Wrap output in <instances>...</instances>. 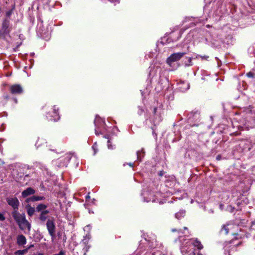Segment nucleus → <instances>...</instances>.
I'll return each mask as SVG.
<instances>
[{
  "label": "nucleus",
  "mask_w": 255,
  "mask_h": 255,
  "mask_svg": "<svg viewBox=\"0 0 255 255\" xmlns=\"http://www.w3.org/2000/svg\"><path fill=\"white\" fill-rule=\"evenodd\" d=\"M11 215L20 230L23 231L27 230L28 232L30 231L31 224L26 220L24 214H20L14 210L12 212Z\"/></svg>",
  "instance_id": "nucleus-1"
},
{
  "label": "nucleus",
  "mask_w": 255,
  "mask_h": 255,
  "mask_svg": "<svg viewBox=\"0 0 255 255\" xmlns=\"http://www.w3.org/2000/svg\"><path fill=\"white\" fill-rule=\"evenodd\" d=\"M238 230L239 226L238 225L229 222L222 225L220 231L225 235L231 233L233 235H237L238 233L237 232Z\"/></svg>",
  "instance_id": "nucleus-2"
},
{
  "label": "nucleus",
  "mask_w": 255,
  "mask_h": 255,
  "mask_svg": "<svg viewBox=\"0 0 255 255\" xmlns=\"http://www.w3.org/2000/svg\"><path fill=\"white\" fill-rule=\"evenodd\" d=\"M11 26L10 25L9 19H4L2 23L1 28L0 29V38L4 37L5 35L8 34L11 31Z\"/></svg>",
  "instance_id": "nucleus-3"
},
{
  "label": "nucleus",
  "mask_w": 255,
  "mask_h": 255,
  "mask_svg": "<svg viewBox=\"0 0 255 255\" xmlns=\"http://www.w3.org/2000/svg\"><path fill=\"white\" fill-rule=\"evenodd\" d=\"M185 52H178L171 54L166 60L167 63L171 66V64L174 62L178 61L181 59L185 55Z\"/></svg>",
  "instance_id": "nucleus-4"
},
{
  "label": "nucleus",
  "mask_w": 255,
  "mask_h": 255,
  "mask_svg": "<svg viewBox=\"0 0 255 255\" xmlns=\"http://www.w3.org/2000/svg\"><path fill=\"white\" fill-rule=\"evenodd\" d=\"M46 117L51 121H57L59 120V108L56 106H54L52 108V111L48 113Z\"/></svg>",
  "instance_id": "nucleus-5"
},
{
  "label": "nucleus",
  "mask_w": 255,
  "mask_h": 255,
  "mask_svg": "<svg viewBox=\"0 0 255 255\" xmlns=\"http://www.w3.org/2000/svg\"><path fill=\"white\" fill-rule=\"evenodd\" d=\"M46 227L50 236L52 238H54L55 236V225L54 223V219L53 218L48 219L46 223Z\"/></svg>",
  "instance_id": "nucleus-6"
},
{
  "label": "nucleus",
  "mask_w": 255,
  "mask_h": 255,
  "mask_svg": "<svg viewBox=\"0 0 255 255\" xmlns=\"http://www.w3.org/2000/svg\"><path fill=\"white\" fill-rule=\"evenodd\" d=\"M10 92L13 95H20L23 93V89L19 84H13L9 87Z\"/></svg>",
  "instance_id": "nucleus-7"
},
{
  "label": "nucleus",
  "mask_w": 255,
  "mask_h": 255,
  "mask_svg": "<svg viewBox=\"0 0 255 255\" xmlns=\"http://www.w3.org/2000/svg\"><path fill=\"white\" fill-rule=\"evenodd\" d=\"M7 204L11 206L14 210L17 209L19 205V202L18 199L15 197H8L6 198Z\"/></svg>",
  "instance_id": "nucleus-8"
},
{
  "label": "nucleus",
  "mask_w": 255,
  "mask_h": 255,
  "mask_svg": "<svg viewBox=\"0 0 255 255\" xmlns=\"http://www.w3.org/2000/svg\"><path fill=\"white\" fill-rule=\"evenodd\" d=\"M200 117V112L198 110H195L191 112L188 115L189 120L197 121Z\"/></svg>",
  "instance_id": "nucleus-9"
},
{
  "label": "nucleus",
  "mask_w": 255,
  "mask_h": 255,
  "mask_svg": "<svg viewBox=\"0 0 255 255\" xmlns=\"http://www.w3.org/2000/svg\"><path fill=\"white\" fill-rule=\"evenodd\" d=\"M34 193L35 190L33 188L29 187L22 191L21 195L23 198H25L28 196L34 194Z\"/></svg>",
  "instance_id": "nucleus-10"
},
{
  "label": "nucleus",
  "mask_w": 255,
  "mask_h": 255,
  "mask_svg": "<svg viewBox=\"0 0 255 255\" xmlns=\"http://www.w3.org/2000/svg\"><path fill=\"white\" fill-rule=\"evenodd\" d=\"M191 244L194 247L197 248L198 250H201L203 248V246L201 243L197 239L190 240Z\"/></svg>",
  "instance_id": "nucleus-11"
},
{
  "label": "nucleus",
  "mask_w": 255,
  "mask_h": 255,
  "mask_svg": "<svg viewBox=\"0 0 255 255\" xmlns=\"http://www.w3.org/2000/svg\"><path fill=\"white\" fill-rule=\"evenodd\" d=\"M26 243V238L22 235H18L17 237V244L19 246L24 245Z\"/></svg>",
  "instance_id": "nucleus-12"
},
{
  "label": "nucleus",
  "mask_w": 255,
  "mask_h": 255,
  "mask_svg": "<svg viewBox=\"0 0 255 255\" xmlns=\"http://www.w3.org/2000/svg\"><path fill=\"white\" fill-rule=\"evenodd\" d=\"M49 212L48 210H44L41 212L39 217V220L42 222H45L47 218V214H48Z\"/></svg>",
  "instance_id": "nucleus-13"
},
{
  "label": "nucleus",
  "mask_w": 255,
  "mask_h": 255,
  "mask_svg": "<svg viewBox=\"0 0 255 255\" xmlns=\"http://www.w3.org/2000/svg\"><path fill=\"white\" fill-rule=\"evenodd\" d=\"M26 209L27 210V213L29 216L31 217L34 213L35 211V209L34 207L30 206L28 205L26 206Z\"/></svg>",
  "instance_id": "nucleus-14"
},
{
  "label": "nucleus",
  "mask_w": 255,
  "mask_h": 255,
  "mask_svg": "<svg viewBox=\"0 0 255 255\" xmlns=\"http://www.w3.org/2000/svg\"><path fill=\"white\" fill-rule=\"evenodd\" d=\"M47 208V206L43 204H39L36 207V210L37 212H42L44 211Z\"/></svg>",
  "instance_id": "nucleus-15"
},
{
  "label": "nucleus",
  "mask_w": 255,
  "mask_h": 255,
  "mask_svg": "<svg viewBox=\"0 0 255 255\" xmlns=\"http://www.w3.org/2000/svg\"><path fill=\"white\" fill-rule=\"evenodd\" d=\"M28 252V249H26L22 250H17L15 252L14 255H23L27 253Z\"/></svg>",
  "instance_id": "nucleus-16"
},
{
  "label": "nucleus",
  "mask_w": 255,
  "mask_h": 255,
  "mask_svg": "<svg viewBox=\"0 0 255 255\" xmlns=\"http://www.w3.org/2000/svg\"><path fill=\"white\" fill-rule=\"evenodd\" d=\"M185 212L183 210L180 211L175 214V217L177 219H180L181 217H183L185 215Z\"/></svg>",
  "instance_id": "nucleus-17"
},
{
  "label": "nucleus",
  "mask_w": 255,
  "mask_h": 255,
  "mask_svg": "<svg viewBox=\"0 0 255 255\" xmlns=\"http://www.w3.org/2000/svg\"><path fill=\"white\" fill-rule=\"evenodd\" d=\"M35 199V196H33L31 197L27 198L26 199L25 201L27 203L33 202L36 201V200Z\"/></svg>",
  "instance_id": "nucleus-18"
},
{
  "label": "nucleus",
  "mask_w": 255,
  "mask_h": 255,
  "mask_svg": "<svg viewBox=\"0 0 255 255\" xmlns=\"http://www.w3.org/2000/svg\"><path fill=\"white\" fill-rule=\"evenodd\" d=\"M101 122H102V123H104V122L102 120V119L100 118L96 117V119H95V120L94 121L95 126L96 127H98V122L100 123Z\"/></svg>",
  "instance_id": "nucleus-19"
},
{
  "label": "nucleus",
  "mask_w": 255,
  "mask_h": 255,
  "mask_svg": "<svg viewBox=\"0 0 255 255\" xmlns=\"http://www.w3.org/2000/svg\"><path fill=\"white\" fill-rule=\"evenodd\" d=\"M200 58L201 59V60H207L209 58V56H206V55L202 56V55H197L196 56V58Z\"/></svg>",
  "instance_id": "nucleus-20"
},
{
  "label": "nucleus",
  "mask_w": 255,
  "mask_h": 255,
  "mask_svg": "<svg viewBox=\"0 0 255 255\" xmlns=\"http://www.w3.org/2000/svg\"><path fill=\"white\" fill-rule=\"evenodd\" d=\"M44 199V197L43 196H35V200L37 201H40V200H43Z\"/></svg>",
  "instance_id": "nucleus-21"
},
{
  "label": "nucleus",
  "mask_w": 255,
  "mask_h": 255,
  "mask_svg": "<svg viewBox=\"0 0 255 255\" xmlns=\"http://www.w3.org/2000/svg\"><path fill=\"white\" fill-rule=\"evenodd\" d=\"M247 76L249 78H253L254 77V74L253 72H250L247 74Z\"/></svg>",
  "instance_id": "nucleus-22"
},
{
  "label": "nucleus",
  "mask_w": 255,
  "mask_h": 255,
  "mask_svg": "<svg viewBox=\"0 0 255 255\" xmlns=\"http://www.w3.org/2000/svg\"><path fill=\"white\" fill-rule=\"evenodd\" d=\"M12 12V10H8L6 12V15L7 17H9Z\"/></svg>",
  "instance_id": "nucleus-23"
},
{
  "label": "nucleus",
  "mask_w": 255,
  "mask_h": 255,
  "mask_svg": "<svg viewBox=\"0 0 255 255\" xmlns=\"http://www.w3.org/2000/svg\"><path fill=\"white\" fill-rule=\"evenodd\" d=\"M110 2L114 3L115 4L119 3L120 0H108Z\"/></svg>",
  "instance_id": "nucleus-24"
},
{
  "label": "nucleus",
  "mask_w": 255,
  "mask_h": 255,
  "mask_svg": "<svg viewBox=\"0 0 255 255\" xmlns=\"http://www.w3.org/2000/svg\"><path fill=\"white\" fill-rule=\"evenodd\" d=\"M92 148L94 150V154H96V153L97 152V145H96V144L95 143L93 146H92Z\"/></svg>",
  "instance_id": "nucleus-25"
},
{
  "label": "nucleus",
  "mask_w": 255,
  "mask_h": 255,
  "mask_svg": "<svg viewBox=\"0 0 255 255\" xmlns=\"http://www.w3.org/2000/svg\"><path fill=\"white\" fill-rule=\"evenodd\" d=\"M172 232H178V234H180V233L183 234V232H182V230L181 229L177 230V229H172Z\"/></svg>",
  "instance_id": "nucleus-26"
},
{
  "label": "nucleus",
  "mask_w": 255,
  "mask_h": 255,
  "mask_svg": "<svg viewBox=\"0 0 255 255\" xmlns=\"http://www.w3.org/2000/svg\"><path fill=\"white\" fill-rule=\"evenodd\" d=\"M188 62H189V64H186L187 66H191L192 65V58L191 57H189L188 58Z\"/></svg>",
  "instance_id": "nucleus-27"
},
{
  "label": "nucleus",
  "mask_w": 255,
  "mask_h": 255,
  "mask_svg": "<svg viewBox=\"0 0 255 255\" xmlns=\"http://www.w3.org/2000/svg\"><path fill=\"white\" fill-rule=\"evenodd\" d=\"M89 248H90V247H89V246H88V247H86L85 248H84L83 249V250H84V255H87V254H86V252H88V250H89Z\"/></svg>",
  "instance_id": "nucleus-28"
},
{
  "label": "nucleus",
  "mask_w": 255,
  "mask_h": 255,
  "mask_svg": "<svg viewBox=\"0 0 255 255\" xmlns=\"http://www.w3.org/2000/svg\"><path fill=\"white\" fill-rule=\"evenodd\" d=\"M5 217L3 214H0V221H3L5 220Z\"/></svg>",
  "instance_id": "nucleus-29"
},
{
  "label": "nucleus",
  "mask_w": 255,
  "mask_h": 255,
  "mask_svg": "<svg viewBox=\"0 0 255 255\" xmlns=\"http://www.w3.org/2000/svg\"><path fill=\"white\" fill-rule=\"evenodd\" d=\"M164 174V172L163 171H160L159 173V175L160 176H162Z\"/></svg>",
  "instance_id": "nucleus-30"
},
{
  "label": "nucleus",
  "mask_w": 255,
  "mask_h": 255,
  "mask_svg": "<svg viewBox=\"0 0 255 255\" xmlns=\"http://www.w3.org/2000/svg\"><path fill=\"white\" fill-rule=\"evenodd\" d=\"M101 133L100 132H98V130L97 129H95V134L97 135H99Z\"/></svg>",
  "instance_id": "nucleus-31"
},
{
  "label": "nucleus",
  "mask_w": 255,
  "mask_h": 255,
  "mask_svg": "<svg viewBox=\"0 0 255 255\" xmlns=\"http://www.w3.org/2000/svg\"><path fill=\"white\" fill-rule=\"evenodd\" d=\"M140 154V151H137V152H136V154H137V159H139V154Z\"/></svg>",
  "instance_id": "nucleus-32"
},
{
  "label": "nucleus",
  "mask_w": 255,
  "mask_h": 255,
  "mask_svg": "<svg viewBox=\"0 0 255 255\" xmlns=\"http://www.w3.org/2000/svg\"><path fill=\"white\" fill-rule=\"evenodd\" d=\"M108 147H109V148H111L110 147V141L109 140H108Z\"/></svg>",
  "instance_id": "nucleus-33"
},
{
  "label": "nucleus",
  "mask_w": 255,
  "mask_h": 255,
  "mask_svg": "<svg viewBox=\"0 0 255 255\" xmlns=\"http://www.w3.org/2000/svg\"><path fill=\"white\" fill-rule=\"evenodd\" d=\"M156 110H157V108H154V110H153L154 113H155L156 112Z\"/></svg>",
  "instance_id": "nucleus-34"
},
{
  "label": "nucleus",
  "mask_w": 255,
  "mask_h": 255,
  "mask_svg": "<svg viewBox=\"0 0 255 255\" xmlns=\"http://www.w3.org/2000/svg\"><path fill=\"white\" fill-rule=\"evenodd\" d=\"M43 255V254L42 253H39L36 255Z\"/></svg>",
  "instance_id": "nucleus-35"
},
{
  "label": "nucleus",
  "mask_w": 255,
  "mask_h": 255,
  "mask_svg": "<svg viewBox=\"0 0 255 255\" xmlns=\"http://www.w3.org/2000/svg\"><path fill=\"white\" fill-rule=\"evenodd\" d=\"M86 199H88V198H90V195H89V194H88L87 196H86Z\"/></svg>",
  "instance_id": "nucleus-36"
},
{
  "label": "nucleus",
  "mask_w": 255,
  "mask_h": 255,
  "mask_svg": "<svg viewBox=\"0 0 255 255\" xmlns=\"http://www.w3.org/2000/svg\"><path fill=\"white\" fill-rule=\"evenodd\" d=\"M133 163H129V165L132 167L133 166Z\"/></svg>",
  "instance_id": "nucleus-37"
},
{
  "label": "nucleus",
  "mask_w": 255,
  "mask_h": 255,
  "mask_svg": "<svg viewBox=\"0 0 255 255\" xmlns=\"http://www.w3.org/2000/svg\"><path fill=\"white\" fill-rule=\"evenodd\" d=\"M142 112H143V110L142 109H140V114H141Z\"/></svg>",
  "instance_id": "nucleus-38"
},
{
  "label": "nucleus",
  "mask_w": 255,
  "mask_h": 255,
  "mask_svg": "<svg viewBox=\"0 0 255 255\" xmlns=\"http://www.w3.org/2000/svg\"><path fill=\"white\" fill-rule=\"evenodd\" d=\"M184 230H187V227H184Z\"/></svg>",
  "instance_id": "nucleus-39"
},
{
  "label": "nucleus",
  "mask_w": 255,
  "mask_h": 255,
  "mask_svg": "<svg viewBox=\"0 0 255 255\" xmlns=\"http://www.w3.org/2000/svg\"><path fill=\"white\" fill-rule=\"evenodd\" d=\"M207 27H210L209 25H207Z\"/></svg>",
  "instance_id": "nucleus-40"
},
{
  "label": "nucleus",
  "mask_w": 255,
  "mask_h": 255,
  "mask_svg": "<svg viewBox=\"0 0 255 255\" xmlns=\"http://www.w3.org/2000/svg\"><path fill=\"white\" fill-rule=\"evenodd\" d=\"M198 255H201L199 254Z\"/></svg>",
  "instance_id": "nucleus-41"
}]
</instances>
